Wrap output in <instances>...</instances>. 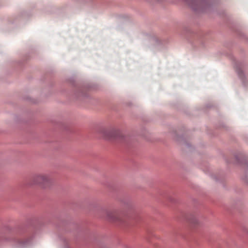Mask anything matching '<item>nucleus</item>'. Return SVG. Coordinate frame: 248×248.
I'll return each instance as SVG.
<instances>
[{
	"mask_svg": "<svg viewBox=\"0 0 248 248\" xmlns=\"http://www.w3.org/2000/svg\"><path fill=\"white\" fill-rule=\"evenodd\" d=\"M107 217L109 221L111 222H117L121 220L120 215L118 212L115 211L107 212Z\"/></svg>",
	"mask_w": 248,
	"mask_h": 248,
	"instance_id": "nucleus-3",
	"label": "nucleus"
},
{
	"mask_svg": "<svg viewBox=\"0 0 248 248\" xmlns=\"http://www.w3.org/2000/svg\"><path fill=\"white\" fill-rule=\"evenodd\" d=\"M51 183V178L49 175L44 174H37L34 176L31 180V184L38 185L41 187H46Z\"/></svg>",
	"mask_w": 248,
	"mask_h": 248,
	"instance_id": "nucleus-1",
	"label": "nucleus"
},
{
	"mask_svg": "<svg viewBox=\"0 0 248 248\" xmlns=\"http://www.w3.org/2000/svg\"><path fill=\"white\" fill-rule=\"evenodd\" d=\"M99 133L102 134L104 138L108 140L119 139L122 135L119 130L115 129L108 130L105 129H102L100 130Z\"/></svg>",
	"mask_w": 248,
	"mask_h": 248,
	"instance_id": "nucleus-2",
	"label": "nucleus"
}]
</instances>
